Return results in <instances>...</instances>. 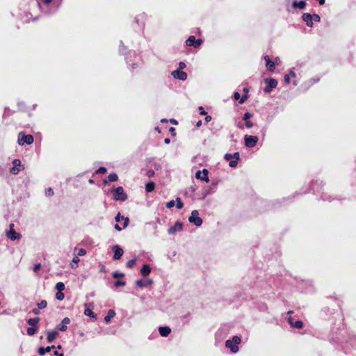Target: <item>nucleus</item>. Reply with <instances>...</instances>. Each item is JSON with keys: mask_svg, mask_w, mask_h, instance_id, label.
<instances>
[{"mask_svg": "<svg viewBox=\"0 0 356 356\" xmlns=\"http://www.w3.org/2000/svg\"><path fill=\"white\" fill-rule=\"evenodd\" d=\"M241 339L238 336H234L232 339H229L225 341V346L230 349L232 353H236L238 352V345L241 343Z\"/></svg>", "mask_w": 356, "mask_h": 356, "instance_id": "nucleus-1", "label": "nucleus"}, {"mask_svg": "<svg viewBox=\"0 0 356 356\" xmlns=\"http://www.w3.org/2000/svg\"><path fill=\"white\" fill-rule=\"evenodd\" d=\"M112 192L113 193V199L115 201H124L127 198V195L122 186L117 187Z\"/></svg>", "mask_w": 356, "mask_h": 356, "instance_id": "nucleus-2", "label": "nucleus"}, {"mask_svg": "<svg viewBox=\"0 0 356 356\" xmlns=\"http://www.w3.org/2000/svg\"><path fill=\"white\" fill-rule=\"evenodd\" d=\"M188 221L197 227L202 225V219L199 216V212L197 210L192 211L191 214L188 218Z\"/></svg>", "mask_w": 356, "mask_h": 356, "instance_id": "nucleus-3", "label": "nucleus"}, {"mask_svg": "<svg viewBox=\"0 0 356 356\" xmlns=\"http://www.w3.org/2000/svg\"><path fill=\"white\" fill-rule=\"evenodd\" d=\"M239 158H240V154L238 152H235L234 154H226L225 155V159L227 161H229V166L232 168L236 167Z\"/></svg>", "mask_w": 356, "mask_h": 356, "instance_id": "nucleus-4", "label": "nucleus"}, {"mask_svg": "<svg viewBox=\"0 0 356 356\" xmlns=\"http://www.w3.org/2000/svg\"><path fill=\"white\" fill-rule=\"evenodd\" d=\"M34 139L32 135H24L19 133L18 136V144L24 145V144L31 145L33 143Z\"/></svg>", "mask_w": 356, "mask_h": 356, "instance_id": "nucleus-5", "label": "nucleus"}, {"mask_svg": "<svg viewBox=\"0 0 356 356\" xmlns=\"http://www.w3.org/2000/svg\"><path fill=\"white\" fill-rule=\"evenodd\" d=\"M116 222H120L121 220H124L123 226L120 227L118 224H115V229L118 231H121L122 229L126 228L128 226L129 219L127 217H124L120 215V213H118L115 218Z\"/></svg>", "mask_w": 356, "mask_h": 356, "instance_id": "nucleus-6", "label": "nucleus"}, {"mask_svg": "<svg viewBox=\"0 0 356 356\" xmlns=\"http://www.w3.org/2000/svg\"><path fill=\"white\" fill-rule=\"evenodd\" d=\"M245 145L248 147H254L256 146L259 138L256 136L245 135L244 137Z\"/></svg>", "mask_w": 356, "mask_h": 356, "instance_id": "nucleus-7", "label": "nucleus"}, {"mask_svg": "<svg viewBox=\"0 0 356 356\" xmlns=\"http://www.w3.org/2000/svg\"><path fill=\"white\" fill-rule=\"evenodd\" d=\"M13 166L10 168V172L12 175H17L22 169H24L20 160L14 159L13 161Z\"/></svg>", "mask_w": 356, "mask_h": 356, "instance_id": "nucleus-8", "label": "nucleus"}, {"mask_svg": "<svg viewBox=\"0 0 356 356\" xmlns=\"http://www.w3.org/2000/svg\"><path fill=\"white\" fill-rule=\"evenodd\" d=\"M265 83L267 84V86L264 89L266 93L270 92L277 86V81L275 79H266Z\"/></svg>", "mask_w": 356, "mask_h": 356, "instance_id": "nucleus-9", "label": "nucleus"}, {"mask_svg": "<svg viewBox=\"0 0 356 356\" xmlns=\"http://www.w3.org/2000/svg\"><path fill=\"white\" fill-rule=\"evenodd\" d=\"M182 229L183 224L179 221H177L173 226L168 229V232L170 235H175L177 232L182 231Z\"/></svg>", "mask_w": 356, "mask_h": 356, "instance_id": "nucleus-10", "label": "nucleus"}, {"mask_svg": "<svg viewBox=\"0 0 356 356\" xmlns=\"http://www.w3.org/2000/svg\"><path fill=\"white\" fill-rule=\"evenodd\" d=\"M208 173H209V172H208V170L207 169H203L202 171L201 170H198L195 173V177L197 179H200V180L209 182V177H208Z\"/></svg>", "mask_w": 356, "mask_h": 356, "instance_id": "nucleus-11", "label": "nucleus"}, {"mask_svg": "<svg viewBox=\"0 0 356 356\" xmlns=\"http://www.w3.org/2000/svg\"><path fill=\"white\" fill-rule=\"evenodd\" d=\"M13 227H14V225L13 224H10V230L9 232H8L7 233V236L13 240V241H15V240H17V239H19L20 237H21V235L20 234L16 232L14 229H13Z\"/></svg>", "mask_w": 356, "mask_h": 356, "instance_id": "nucleus-12", "label": "nucleus"}, {"mask_svg": "<svg viewBox=\"0 0 356 356\" xmlns=\"http://www.w3.org/2000/svg\"><path fill=\"white\" fill-rule=\"evenodd\" d=\"M172 75L175 79L185 81L187 79V74L180 70H175L172 72Z\"/></svg>", "mask_w": 356, "mask_h": 356, "instance_id": "nucleus-13", "label": "nucleus"}, {"mask_svg": "<svg viewBox=\"0 0 356 356\" xmlns=\"http://www.w3.org/2000/svg\"><path fill=\"white\" fill-rule=\"evenodd\" d=\"M112 250L114 252L113 259H120L123 255L124 251L118 245H113Z\"/></svg>", "mask_w": 356, "mask_h": 356, "instance_id": "nucleus-14", "label": "nucleus"}, {"mask_svg": "<svg viewBox=\"0 0 356 356\" xmlns=\"http://www.w3.org/2000/svg\"><path fill=\"white\" fill-rule=\"evenodd\" d=\"M70 323V319L68 317H65L61 323L56 326V328L60 331L65 332L67 329V325Z\"/></svg>", "mask_w": 356, "mask_h": 356, "instance_id": "nucleus-15", "label": "nucleus"}, {"mask_svg": "<svg viewBox=\"0 0 356 356\" xmlns=\"http://www.w3.org/2000/svg\"><path fill=\"white\" fill-rule=\"evenodd\" d=\"M47 341L48 343H52L55 339L58 336L57 331H47Z\"/></svg>", "mask_w": 356, "mask_h": 356, "instance_id": "nucleus-16", "label": "nucleus"}, {"mask_svg": "<svg viewBox=\"0 0 356 356\" xmlns=\"http://www.w3.org/2000/svg\"><path fill=\"white\" fill-rule=\"evenodd\" d=\"M302 19L306 23L307 26L309 27H312L313 26V20L312 15L309 13H304L302 15Z\"/></svg>", "mask_w": 356, "mask_h": 356, "instance_id": "nucleus-17", "label": "nucleus"}, {"mask_svg": "<svg viewBox=\"0 0 356 356\" xmlns=\"http://www.w3.org/2000/svg\"><path fill=\"white\" fill-rule=\"evenodd\" d=\"M264 60L266 63V67L268 70L270 72H273L275 67V63L273 61H271L270 57L268 56H264Z\"/></svg>", "mask_w": 356, "mask_h": 356, "instance_id": "nucleus-18", "label": "nucleus"}, {"mask_svg": "<svg viewBox=\"0 0 356 356\" xmlns=\"http://www.w3.org/2000/svg\"><path fill=\"white\" fill-rule=\"evenodd\" d=\"M159 332L161 336L165 337L170 334L171 329L168 326L159 327Z\"/></svg>", "mask_w": 356, "mask_h": 356, "instance_id": "nucleus-19", "label": "nucleus"}, {"mask_svg": "<svg viewBox=\"0 0 356 356\" xmlns=\"http://www.w3.org/2000/svg\"><path fill=\"white\" fill-rule=\"evenodd\" d=\"M289 323L293 327L300 329L302 327L303 323L301 321H296L293 322V318L291 316H289L288 318Z\"/></svg>", "mask_w": 356, "mask_h": 356, "instance_id": "nucleus-20", "label": "nucleus"}, {"mask_svg": "<svg viewBox=\"0 0 356 356\" xmlns=\"http://www.w3.org/2000/svg\"><path fill=\"white\" fill-rule=\"evenodd\" d=\"M320 80V78L319 77H317V78H312L311 79H309V81H307V82H305L302 86L305 88V89H307L309 88L311 86H312L313 84L318 82Z\"/></svg>", "mask_w": 356, "mask_h": 356, "instance_id": "nucleus-21", "label": "nucleus"}, {"mask_svg": "<svg viewBox=\"0 0 356 356\" xmlns=\"http://www.w3.org/2000/svg\"><path fill=\"white\" fill-rule=\"evenodd\" d=\"M55 346H47L46 348L44 347H40L38 348V353L40 355L42 356L44 355L45 353H49L51 350V349L54 348Z\"/></svg>", "mask_w": 356, "mask_h": 356, "instance_id": "nucleus-22", "label": "nucleus"}, {"mask_svg": "<svg viewBox=\"0 0 356 356\" xmlns=\"http://www.w3.org/2000/svg\"><path fill=\"white\" fill-rule=\"evenodd\" d=\"M151 272V268L149 265L144 264L141 269H140V273L143 276L146 277Z\"/></svg>", "mask_w": 356, "mask_h": 356, "instance_id": "nucleus-23", "label": "nucleus"}, {"mask_svg": "<svg viewBox=\"0 0 356 356\" xmlns=\"http://www.w3.org/2000/svg\"><path fill=\"white\" fill-rule=\"evenodd\" d=\"M234 97L236 100H239V102L241 104H243L244 103L246 99H248V95H243L242 97H241L240 94L238 92H235L234 93Z\"/></svg>", "mask_w": 356, "mask_h": 356, "instance_id": "nucleus-24", "label": "nucleus"}, {"mask_svg": "<svg viewBox=\"0 0 356 356\" xmlns=\"http://www.w3.org/2000/svg\"><path fill=\"white\" fill-rule=\"evenodd\" d=\"M115 315V312L113 309H110L108 311L107 315L104 317V321L106 323H109L111 321V319L113 318Z\"/></svg>", "mask_w": 356, "mask_h": 356, "instance_id": "nucleus-25", "label": "nucleus"}, {"mask_svg": "<svg viewBox=\"0 0 356 356\" xmlns=\"http://www.w3.org/2000/svg\"><path fill=\"white\" fill-rule=\"evenodd\" d=\"M293 6L294 8H298L300 9H304L306 6V2L305 1H294L293 2Z\"/></svg>", "mask_w": 356, "mask_h": 356, "instance_id": "nucleus-26", "label": "nucleus"}, {"mask_svg": "<svg viewBox=\"0 0 356 356\" xmlns=\"http://www.w3.org/2000/svg\"><path fill=\"white\" fill-rule=\"evenodd\" d=\"M39 321H40V318L38 317H36V318H29L27 321V323L29 325H31V327H34L38 323Z\"/></svg>", "mask_w": 356, "mask_h": 356, "instance_id": "nucleus-27", "label": "nucleus"}, {"mask_svg": "<svg viewBox=\"0 0 356 356\" xmlns=\"http://www.w3.org/2000/svg\"><path fill=\"white\" fill-rule=\"evenodd\" d=\"M155 188V184L153 181H149L145 185V190L147 192L149 193L154 191Z\"/></svg>", "mask_w": 356, "mask_h": 356, "instance_id": "nucleus-28", "label": "nucleus"}, {"mask_svg": "<svg viewBox=\"0 0 356 356\" xmlns=\"http://www.w3.org/2000/svg\"><path fill=\"white\" fill-rule=\"evenodd\" d=\"M195 40L196 39H195V36H193V35L189 36L188 38L186 41V45H188V46H193L194 47Z\"/></svg>", "mask_w": 356, "mask_h": 356, "instance_id": "nucleus-29", "label": "nucleus"}, {"mask_svg": "<svg viewBox=\"0 0 356 356\" xmlns=\"http://www.w3.org/2000/svg\"><path fill=\"white\" fill-rule=\"evenodd\" d=\"M80 259L78 256L74 257L72 263L70 264L71 268H77V264L79 262Z\"/></svg>", "mask_w": 356, "mask_h": 356, "instance_id": "nucleus-30", "label": "nucleus"}, {"mask_svg": "<svg viewBox=\"0 0 356 356\" xmlns=\"http://www.w3.org/2000/svg\"><path fill=\"white\" fill-rule=\"evenodd\" d=\"M118 177L115 173H111L108 177V181L113 182L118 180Z\"/></svg>", "mask_w": 356, "mask_h": 356, "instance_id": "nucleus-31", "label": "nucleus"}, {"mask_svg": "<svg viewBox=\"0 0 356 356\" xmlns=\"http://www.w3.org/2000/svg\"><path fill=\"white\" fill-rule=\"evenodd\" d=\"M84 314L86 316H88L89 317L95 318L96 315L94 314V312L90 309L89 308H86L84 311Z\"/></svg>", "mask_w": 356, "mask_h": 356, "instance_id": "nucleus-32", "label": "nucleus"}, {"mask_svg": "<svg viewBox=\"0 0 356 356\" xmlns=\"http://www.w3.org/2000/svg\"><path fill=\"white\" fill-rule=\"evenodd\" d=\"M37 306H38V309H44V308H46V307H47V301H46V300H41L40 302H38V303L37 304Z\"/></svg>", "mask_w": 356, "mask_h": 356, "instance_id": "nucleus-33", "label": "nucleus"}, {"mask_svg": "<svg viewBox=\"0 0 356 356\" xmlns=\"http://www.w3.org/2000/svg\"><path fill=\"white\" fill-rule=\"evenodd\" d=\"M184 207V203L182 202L181 200L180 197H177L176 198V207L178 209H182Z\"/></svg>", "mask_w": 356, "mask_h": 356, "instance_id": "nucleus-34", "label": "nucleus"}, {"mask_svg": "<svg viewBox=\"0 0 356 356\" xmlns=\"http://www.w3.org/2000/svg\"><path fill=\"white\" fill-rule=\"evenodd\" d=\"M37 332V329L34 327H28L26 330L27 334L29 336L33 335Z\"/></svg>", "mask_w": 356, "mask_h": 356, "instance_id": "nucleus-35", "label": "nucleus"}, {"mask_svg": "<svg viewBox=\"0 0 356 356\" xmlns=\"http://www.w3.org/2000/svg\"><path fill=\"white\" fill-rule=\"evenodd\" d=\"M56 289L58 290V291L62 292L65 289V284L61 282H58L56 284Z\"/></svg>", "mask_w": 356, "mask_h": 356, "instance_id": "nucleus-36", "label": "nucleus"}, {"mask_svg": "<svg viewBox=\"0 0 356 356\" xmlns=\"http://www.w3.org/2000/svg\"><path fill=\"white\" fill-rule=\"evenodd\" d=\"M56 298L58 300H63L65 298V295L63 292L58 291L56 294Z\"/></svg>", "mask_w": 356, "mask_h": 356, "instance_id": "nucleus-37", "label": "nucleus"}, {"mask_svg": "<svg viewBox=\"0 0 356 356\" xmlns=\"http://www.w3.org/2000/svg\"><path fill=\"white\" fill-rule=\"evenodd\" d=\"M136 284L140 288H143L144 286H146L145 282L143 281L142 280H136Z\"/></svg>", "mask_w": 356, "mask_h": 356, "instance_id": "nucleus-38", "label": "nucleus"}, {"mask_svg": "<svg viewBox=\"0 0 356 356\" xmlns=\"http://www.w3.org/2000/svg\"><path fill=\"white\" fill-rule=\"evenodd\" d=\"M52 0H38V4L40 7H41V4L49 5Z\"/></svg>", "mask_w": 356, "mask_h": 356, "instance_id": "nucleus-39", "label": "nucleus"}, {"mask_svg": "<svg viewBox=\"0 0 356 356\" xmlns=\"http://www.w3.org/2000/svg\"><path fill=\"white\" fill-rule=\"evenodd\" d=\"M252 117V115L250 113L246 112L243 115V120L245 122L246 120H250V119Z\"/></svg>", "mask_w": 356, "mask_h": 356, "instance_id": "nucleus-40", "label": "nucleus"}, {"mask_svg": "<svg viewBox=\"0 0 356 356\" xmlns=\"http://www.w3.org/2000/svg\"><path fill=\"white\" fill-rule=\"evenodd\" d=\"M136 264V259H130L129 260L126 265L128 268H132Z\"/></svg>", "mask_w": 356, "mask_h": 356, "instance_id": "nucleus-41", "label": "nucleus"}, {"mask_svg": "<svg viewBox=\"0 0 356 356\" xmlns=\"http://www.w3.org/2000/svg\"><path fill=\"white\" fill-rule=\"evenodd\" d=\"M112 275L114 278H120V277H124V275L122 273H119L118 271H115L113 273Z\"/></svg>", "mask_w": 356, "mask_h": 356, "instance_id": "nucleus-42", "label": "nucleus"}, {"mask_svg": "<svg viewBox=\"0 0 356 356\" xmlns=\"http://www.w3.org/2000/svg\"><path fill=\"white\" fill-rule=\"evenodd\" d=\"M45 195L47 196H51L54 195V191L51 188H48L45 190Z\"/></svg>", "mask_w": 356, "mask_h": 356, "instance_id": "nucleus-43", "label": "nucleus"}, {"mask_svg": "<svg viewBox=\"0 0 356 356\" xmlns=\"http://www.w3.org/2000/svg\"><path fill=\"white\" fill-rule=\"evenodd\" d=\"M86 254V250L83 248H80L77 251V255L76 256H83Z\"/></svg>", "mask_w": 356, "mask_h": 356, "instance_id": "nucleus-44", "label": "nucleus"}, {"mask_svg": "<svg viewBox=\"0 0 356 356\" xmlns=\"http://www.w3.org/2000/svg\"><path fill=\"white\" fill-rule=\"evenodd\" d=\"M114 285H115V286H117V287H118V286H124L126 285V282H124V281L118 280V281H116L115 282Z\"/></svg>", "mask_w": 356, "mask_h": 356, "instance_id": "nucleus-45", "label": "nucleus"}, {"mask_svg": "<svg viewBox=\"0 0 356 356\" xmlns=\"http://www.w3.org/2000/svg\"><path fill=\"white\" fill-rule=\"evenodd\" d=\"M106 172V168L104 167H100L96 170L97 174H104Z\"/></svg>", "mask_w": 356, "mask_h": 356, "instance_id": "nucleus-46", "label": "nucleus"}, {"mask_svg": "<svg viewBox=\"0 0 356 356\" xmlns=\"http://www.w3.org/2000/svg\"><path fill=\"white\" fill-rule=\"evenodd\" d=\"M175 204V202L174 200H170L168 202H166V207L168 209H170L173 207Z\"/></svg>", "mask_w": 356, "mask_h": 356, "instance_id": "nucleus-47", "label": "nucleus"}, {"mask_svg": "<svg viewBox=\"0 0 356 356\" xmlns=\"http://www.w3.org/2000/svg\"><path fill=\"white\" fill-rule=\"evenodd\" d=\"M245 125L248 129H251L253 127V123L250 120H246L245 122Z\"/></svg>", "mask_w": 356, "mask_h": 356, "instance_id": "nucleus-48", "label": "nucleus"}, {"mask_svg": "<svg viewBox=\"0 0 356 356\" xmlns=\"http://www.w3.org/2000/svg\"><path fill=\"white\" fill-rule=\"evenodd\" d=\"M312 20L314 22H320L321 17L318 14L312 15Z\"/></svg>", "mask_w": 356, "mask_h": 356, "instance_id": "nucleus-49", "label": "nucleus"}, {"mask_svg": "<svg viewBox=\"0 0 356 356\" xmlns=\"http://www.w3.org/2000/svg\"><path fill=\"white\" fill-rule=\"evenodd\" d=\"M40 268H41V264L38 263V264H36L34 265L33 270L34 272L36 273L37 271H38L40 270Z\"/></svg>", "mask_w": 356, "mask_h": 356, "instance_id": "nucleus-50", "label": "nucleus"}, {"mask_svg": "<svg viewBox=\"0 0 356 356\" xmlns=\"http://www.w3.org/2000/svg\"><path fill=\"white\" fill-rule=\"evenodd\" d=\"M202 43V40H200V39L195 40L194 47H198L199 46L201 45Z\"/></svg>", "mask_w": 356, "mask_h": 356, "instance_id": "nucleus-51", "label": "nucleus"}, {"mask_svg": "<svg viewBox=\"0 0 356 356\" xmlns=\"http://www.w3.org/2000/svg\"><path fill=\"white\" fill-rule=\"evenodd\" d=\"M148 177H153L154 175V171L153 170H149L146 173Z\"/></svg>", "mask_w": 356, "mask_h": 356, "instance_id": "nucleus-52", "label": "nucleus"}, {"mask_svg": "<svg viewBox=\"0 0 356 356\" xmlns=\"http://www.w3.org/2000/svg\"><path fill=\"white\" fill-rule=\"evenodd\" d=\"M290 79H291L290 75H289V74H286V75L284 76V81H285L286 83H290Z\"/></svg>", "mask_w": 356, "mask_h": 356, "instance_id": "nucleus-53", "label": "nucleus"}, {"mask_svg": "<svg viewBox=\"0 0 356 356\" xmlns=\"http://www.w3.org/2000/svg\"><path fill=\"white\" fill-rule=\"evenodd\" d=\"M288 74L290 75V77H296V74L293 70H290L289 73Z\"/></svg>", "mask_w": 356, "mask_h": 356, "instance_id": "nucleus-54", "label": "nucleus"}, {"mask_svg": "<svg viewBox=\"0 0 356 356\" xmlns=\"http://www.w3.org/2000/svg\"><path fill=\"white\" fill-rule=\"evenodd\" d=\"M179 67L180 70H182L186 67V64L184 62H180L179 63Z\"/></svg>", "mask_w": 356, "mask_h": 356, "instance_id": "nucleus-55", "label": "nucleus"}, {"mask_svg": "<svg viewBox=\"0 0 356 356\" xmlns=\"http://www.w3.org/2000/svg\"><path fill=\"white\" fill-rule=\"evenodd\" d=\"M54 355L55 356H64L63 353H58V351L54 352Z\"/></svg>", "mask_w": 356, "mask_h": 356, "instance_id": "nucleus-56", "label": "nucleus"}, {"mask_svg": "<svg viewBox=\"0 0 356 356\" xmlns=\"http://www.w3.org/2000/svg\"><path fill=\"white\" fill-rule=\"evenodd\" d=\"M39 310H40V309H38V308H36V309H33L32 310V312H33L34 314L38 315V314H39Z\"/></svg>", "mask_w": 356, "mask_h": 356, "instance_id": "nucleus-57", "label": "nucleus"}, {"mask_svg": "<svg viewBox=\"0 0 356 356\" xmlns=\"http://www.w3.org/2000/svg\"><path fill=\"white\" fill-rule=\"evenodd\" d=\"M145 17V15H138L136 18V22L138 23L139 22V18H141L142 19H143V18Z\"/></svg>", "mask_w": 356, "mask_h": 356, "instance_id": "nucleus-58", "label": "nucleus"}, {"mask_svg": "<svg viewBox=\"0 0 356 356\" xmlns=\"http://www.w3.org/2000/svg\"><path fill=\"white\" fill-rule=\"evenodd\" d=\"M281 63V60L280 59V58L277 57L275 59V63L277 64V65H280Z\"/></svg>", "mask_w": 356, "mask_h": 356, "instance_id": "nucleus-59", "label": "nucleus"}, {"mask_svg": "<svg viewBox=\"0 0 356 356\" xmlns=\"http://www.w3.org/2000/svg\"><path fill=\"white\" fill-rule=\"evenodd\" d=\"M236 127L240 129H243V125L241 123V122H238L236 124Z\"/></svg>", "mask_w": 356, "mask_h": 356, "instance_id": "nucleus-60", "label": "nucleus"}, {"mask_svg": "<svg viewBox=\"0 0 356 356\" xmlns=\"http://www.w3.org/2000/svg\"><path fill=\"white\" fill-rule=\"evenodd\" d=\"M200 114L201 115H205L206 114V112L204 111L203 107L200 106Z\"/></svg>", "mask_w": 356, "mask_h": 356, "instance_id": "nucleus-61", "label": "nucleus"}, {"mask_svg": "<svg viewBox=\"0 0 356 356\" xmlns=\"http://www.w3.org/2000/svg\"><path fill=\"white\" fill-rule=\"evenodd\" d=\"M205 120H206L207 122H210V121L211 120V117L210 115H207V116H206V118H205Z\"/></svg>", "mask_w": 356, "mask_h": 356, "instance_id": "nucleus-62", "label": "nucleus"}, {"mask_svg": "<svg viewBox=\"0 0 356 356\" xmlns=\"http://www.w3.org/2000/svg\"><path fill=\"white\" fill-rule=\"evenodd\" d=\"M164 142L165 144H169L170 143V139L168 138H166L165 140H164Z\"/></svg>", "mask_w": 356, "mask_h": 356, "instance_id": "nucleus-63", "label": "nucleus"}, {"mask_svg": "<svg viewBox=\"0 0 356 356\" xmlns=\"http://www.w3.org/2000/svg\"><path fill=\"white\" fill-rule=\"evenodd\" d=\"M325 0H318L320 5H323L325 3Z\"/></svg>", "mask_w": 356, "mask_h": 356, "instance_id": "nucleus-64", "label": "nucleus"}]
</instances>
